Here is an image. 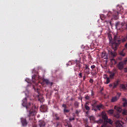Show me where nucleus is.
<instances>
[{"instance_id":"nucleus-12","label":"nucleus","mask_w":127,"mask_h":127,"mask_svg":"<svg viewBox=\"0 0 127 127\" xmlns=\"http://www.w3.org/2000/svg\"><path fill=\"white\" fill-rule=\"evenodd\" d=\"M21 123L23 127H26L27 126V121H26V119L25 118H21Z\"/></svg>"},{"instance_id":"nucleus-59","label":"nucleus","mask_w":127,"mask_h":127,"mask_svg":"<svg viewBox=\"0 0 127 127\" xmlns=\"http://www.w3.org/2000/svg\"><path fill=\"white\" fill-rule=\"evenodd\" d=\"M126 48H127V43L125 45Z\"/></svg>"},{"instance_id":"nucleus-22","label":"nucleus","mask_w":127,"mask_h":127,"mask_svg":"<svg viewBox=\"0 0 127 127\" xmlns=\"http://www.w3.org/2000/svg\"><path fill=\"white\" fill-rule=\"evenodd\" d=\"M83 72L84 74L89 75L90 74V69H84Z\"/></svg>"},{"instance_id":"nucleus-9","label":"nucleus","mask_w":127,"mask_h":127,"mask_svg":"<svg viewBox=\"0 0 127 127\" xmlns=\"http://www.w3.org/2000/svg\"><path fill=\"white\" fill-rule=\"evenodd\" d=\"M46 84L47 85H50L51 84V86H52L53 85V83H51L50 81H49V80L47 79H44L43 80V82H42L41 83V84L42 85H44V84Z\"/></svg>"},{"instance_id":"nucleus-51","label":"nucleus","mask_w":127,"mask_h":127,"mask_svg":"<svg viewBox=\"0 0 127 127\" xmlns=\"http://www.w3.org/2000/svg\"><path fill=\"white\" fill-rule=\"evenodd\" d=\"M68 65H72V62H68Z\"/></svg>"},{"instance_id":"nucleus-19","label":"nucleus","mask_w":127,"mask_h":127,"mask_svg":"<svg viewBox=\"0 0 127 127\" xmlns=\"http://www.w3.org/2000/svg\"><path fill=\"white\" fill-rule=\"evenodd\" d=\"M54 117H55L56 121H59L60 120V117H59V115L57 113H55L54 114Z\"/></svg>"},{"instance_id":"nucleus-5","label":"nucleus","mask_w":127,"mask_h":127,"mask_svg":"<svg viewBox=\"0 0 127 127\" xmlns=\"http://www.w3.org/2000/svg\"><path fill=\"white\" fill-rule=\"evenodd\" d=\"M90 68L91 69V74L92 76H97V74L99 72V68H98V66H96L94 64H91Z\"/></svg>"},{"instance_id":"nucleus-1","label":"nucleus","mask_w":127,"mask_h":127,"mask_svg":"<svg viewBox=\"0 0 127 127\" xmlns=\"http://www.w3.org/2000/svg\"><path fill=\"white\" fill-rule=\"evenodd\" d=\"M127 39V35L125 37L123 38L122 39H120V36L118 35H115L114 37V41L112 43V46H114V51H109V54L112 57V59H111V61L113 64H116L117 63V61L115 60V57L117 56V53L116 52V50H117V47L119 46L122 43V42H126Z\"/></svg>"},{"instance_id":"nucleus-60","label":"nucleus","mask_w":127,"mask_h":127,"mask_svg":"<svg viewBox=\"0 0 127 127\" xmlns=\"http://www.w3.org/2000/svg\"><path fill=\"white\" fill-rule=\"evenodd\" d=\"M46 95H47V96H48V93H47Z\"/></svg>"},{"instance_id":"nucleus-50","label":"nucleus","mask_w":127,"mask_h":127,"mask_svg":"<svg viewBox=\"0 0 127 127\" xmlns=\"http://www.w3.org/2000/svg\"><path fill=\"white\" fill-rule=\"evenodd\" d=\"M104 18H105V17H104V15L101 16V19H102V20H104Z\"/></svg>"},{"instance_id":"nucleus-14","label":"nucleus","mask_w":127,"mask_h":127,"mask_svg":"<svg viewBox=\"0 0 127 127\" xmlns=\"http://www.w3.org/2000/svg\"><path fill=\"white\" fill-rule=\"evenodd\" d=\"M84 108H85V110L86 111H87L86 112V114H88V112H89V111H90V110L91 109L90 108V107H89V102H87L85 103V104L84 105Z\"/></svg>"},{"instance_id":"nucleus-4","label":"nucleus","mask_w":127,"mask_h":127,"mask_svg":"<svg viewBox=\"0 0 127 127\" xmlns=\"http://www.w3.org/2000/svg\"><path fill=\"white\" fill-rule=\"evenodd\" d=\"M101 115L102 119L104 121V123L101 127H110L109 125H112V124H113L112 120L108 119V116H107V115L105 113H102ZM108 124H109V125Z\"/></svg>"},{"instance_id":"nucleus-57","label":"nucleus","mask_w":127,"mask_h":127,"mask_svg":"<svg viewBox=\"0 0 127 127\" xmlns=\"http://www.w3.org/2000/svg\"><path fill=\"white\" fill-rule=\"evenodd\" d=\"M33 127H37V126H36V125H34L33 126Z\"/></svg>"},{"instance_id":"nucleus-30","label":"nucleus","mask_w":127,"mask_h":127,"mask_svg":"<svg viewBox=\"0 0 127 127\" xmlns=\"http://www.w3.org/2000/svg\"><path fill=\"white\" fill-rule=\"evenodd\" d=\"M80 113H81V110H80V109L76 110L75 112V114L76 115H79V114H80Z\"/></svg>"},{"instance_id":"nucleus-21","label":"nucleus","mask_w":127,"mask_h":127,"mask_svg":"<svg viewBox=\"0 0 127 127\" xmlns=\"http://www.w3.org/2000/svg\"><path fill=\"white\" fill-rule=\"evenodd\" d=\"M115 75H116V72H111L110 74V78H111V79H114Z\"/></svg>"},{"instance_id":"nucleus-33","label":"nucleus","mask_w":127,"mask_h":127,"mask_svg":"<svg viewBox=\"0 0 127 127\" xmlns=\"http://www.w3.org/2000/svg\"><path fill=\"white\" fill-rule=\"evenodd\" d=\"M62 107L64 108V109H67L68 107H67V105L66 104H64L62 105Z\"/></svg>"},{"instance_id":"nucleus-37","label":"nucleus","mask_w":127,"mask_h":127,"mask_svg":"<svg viewBox=\"0 0 127 127\" xmlns=\"http://www.w3.org/2000/svg\"><path fill=\"white\" fill-rule=\"evenodd\" d=\"M89 83H90V84H93L94 83V80L92 78H90L89 80Z\"/></svg>"},{"instance_id":"nucleus-41","label":"nucleus","mask_w":127,"mask_h":127,"mask_svg":"<svg viewBox=\"0 0 127 127\" xmlns=\"http://www.w3.org/2000/svg\"><path fill=\"white\" fill-rule=\"evenodd\" d=\"M127 102L126 101L123 103V107H127Z\"/></svg>"},{"instance_id":"nucleus-56","label":"nucleus","mask_w":127,"mask_h":127,"mask_svg":"<svg viewBox=\"0 0 127 127\" xmlns=\"http://www.w3.org/2000/svg\"><path fill=\"white\" fill-rule=\"evenodd\" d=\"M26 82H27V83H29V81H28V79H26Z\"/></svg>"},{"instance_id":"nucleus-15","label":"nucleus","mask_w":127,"mask_h":127,"mask_svg":"<svg viewBox=\"0 0 127 127\" xmlns=\"http://www.w3.org/2000/svg\"><path fill=\"white\" fill-rule=\"evenodd\" d=\"M39 127H45V122L43 120H40L39 121Z\"/></svg>"},{"instance_id":"nucleus-36","label":"nucleus","mask_w":127,"mask_h":127,"mask_svg":"<svg viewBox=\"0 0 127 127\" xmlns=\"http://www.w3.org/2000/svg\"><path fill=\"white\" fill-rule=\"evenodd\" d=\"M62 126L61 125V123H57V127H61Z\"/></svg>"},{"instance_id":"nucleus-48","label":"nucleus","mask_w":127,"mask_h":127,"mask_svg":"<svg viewBox=\"0 0 127 127\" xmlns=\"http://www.w3.org/2000/svg\"><path fill=\"white\" fill-rule=\"evenodd\" d=\"M94 91L93 90L91 91V96L92 97L94 96Z\"/></svg>"},{"instance_id":"nucleus-35","label":"nucleus","mask_w":127,"mask_h":127,"mask_svg":"<svg viewBox=\"0 0 127 127\" xmlns=\"http://www.w3.org/2000/svg\"><path fill=\"white\" fill-rule=\"evenodd\" d=\"M90 121H95V117L94 116H91L90 117Z\"/></svg>"},{"instance_id":"nucleus-58","label":"nucleus","mask_w":127,"mask_h":127,"mask_svg":"<svg viewBox=\"0 0 127 127\" xmlns=\"http://www.w3.org/2000/svg\"><path fill=\"white\" fill-rule=\"evenodd\" d=\"M126 29H127V23H126Z\"/></svg>"},{"instance_id":"nucleus-40","label":"nucleus","mask_w":127,"mask_h":127,"mask_svg":"<svg viewBox=\"0 0 127 127\" xmlns=\"http://www.w3.org/2000/svg\"><path fill=\"white\" fill-rule=\"evenodd\" d=\"M78 77H79V78H82L83 75H82V72H80L78 74Z\"/></svg>"},{"instance_id":"nucleus-31","label":"nucleus","mask_w":127,"mask_h":127,"mask_svg":"<svg viewBox=\"0 0 127 127\" xmlns=\"http://www.w3.org/2000/svg\"><path fill=\"white\" fill-rule=\"evenodd\" d=\"M108 113L109 114H114V110H110L108 111Z\"/></svg>"},{"instance_id":"nucleus-27","label":"nucleus","mask_w":127,"mask_h":127,"mask_svg":"<svg viewBox=\"0 0 127 127\" xmlns=\"http://www.w3.org/2000/svg\"><path fill=\"white\" fill-rule=\"evenodd\" d=\"M114 117L116 118V119H120L121 116H120V114L117 113L114 115Z\"/></svg>"},{"instance_id":"nucleus-42","label":"nucleus","mask_w":127,"mask_h":127,"mask_svg":"<svg viewBox=\"0 0 127 127\" xmlns=\"http://www.w3.org/2000/svg\"><path fill=\"white\" fill-rule=\"evenodd\" d=\"M102 121L101 120H100L99 121H96V123H97V124H101V123H102Z\"/></svg>"},{"instance_id":"nucleus-18","label":"nucleus","mask_w":127,"mask_h":127,"mask_svg":"<svg viewBox=\"0 0 127 127\" xmlns=\"http://www.w3.org/2000/svg\"><path fill=\"white\" fill-rule=\"evenodd\" d=\"M119 80H117L116 81L114 82L113 86V89H116V88L117 87H118V86H119Z\"/></svg>"},{"instance_id":"nucleus-25","label":"nucleus","mask_w":127,"mask_h":127,"mask_svg":"<svg viewBox=\"0 0 127 127\" xmlns=\"http://www.w3.org/2000/svg\"><path fill=\"white\" fill-rule=\"evenodd\" d=\"M69 112H70V110L67 109V108L64 109V114L68 113H69Z\"/></svg>"},{"instance_id":"nucleus-26","label":"nucleus","mask_w":127,"mask_h":127,"mask_svg":"<svg viewBox=\"0 0 127 127\" xmlns=\"http://www.w3.org/2000/svg\"><path fill=\"white\" fill-rule=\"evenodd\" d=\"M74 106L75 107V108L78 109V108H79V103L78 102H75Z\"/></svg>"},{"instance_id":"nucleus-45","label":"nucleus","mask_w":127,"mask_h":127,"mask_svg":"<svg viewBox=\"0 0 127 127\" xmlns=\"http://www.w3.org/2000/svg\"><path fill=\"white\" fill-rule=\"evenodd\" d=\"M114 86V85H113V83H110V84H109V87H110V88H112V87H113Z\"/></svg>"},{"instance_id":"nucleus-8","label":"nucleus","mask_w":127,"mask_h":127,"mask_svg":"<svg viewBox=\"0 0 127 127\" xmlns=\"http://www.w3.org/2000/svg\"><path fill=\"white\" fill-rule=\"evenodd\" d=\"M75 64L74 71H80V69H81V62H80V60H75Z\"/></svg>"},{"instance_id":"nucleus-47","label":"nucleus","mask_w":127,"mask_h":127,"mask_svg":"<svg viewBox=\"0 0 127 127\" xmlns=\"http://www.w3.org/2000/svg\"><path fill=\"white\" fill-rule=\"evenodd\" d=\"M124 72H125V73H127V67L124 68Z\"/></svg>"},{"instance_id":"nucleus-13","label":"nucleus","mask_w":127,"mask_h":127,"mask_svg":"<svg viewBox=\"0 0 127 127\" xmlns=\"http://www.w3.org/2000/svg\"><path fill=\"white\" fill-rule=\"evenodd\" d=\"M123 122H122L121 121H117L116 122V127H124V126H123Z\"/></svg>"},{"instance_id":"nucleus-44","label":"nucleus","mask_w":127,"mask_h":127,"mask_svg":"<svg viewBox=\"0 0 127 127\" xmlns=\"http://www.w3.org/2000/svg\"><path fill=\"white\" fill-rule=\"evenodd\" d=\"M75 120V118H70L69 121H74Z\"/></svg>"},{"instance_id":"nucleus-49","label":"nucleus","mask_w":127,"mask_h":127,"mask_svg":"<svg viewBox=\"0 0 127 127\" xmlns=\"http://www.w3.org/2000/svg\"><path fill=\"white\" fill-rule=\"evenodd\" d=\"M123 102H127V99H126L125 98H123Z\"/></svg>"},{"instance_id":"nucleus-54","label":"nucleus","mask_w":127,"mask_h":127,"mask_svg":"<svg viewBox=\"0 0 127 127\" xmlns=\"http://www.w3.org/2000/svg\"><path fill=\"white\" fill-rule=\"evenodd\" d=\"M119 60H123V58H122V57H119Z\"/></svg>"},{"instance_id":"nucleus-29","label":"nucleus","mask_w":127,"mask_h":127,"mask_svg":"<svg viewBox=\"0 0 127 127\" xmlns=\"http://www.w3.org/2000/svg\"><path fill=\"white\" fill-rule=\"evenodd\" d=\"M115 110H117V111H118V112H120L121 110V108H120V107H117V106H115Z\"/></svg>"},{"instance_id":"nucleus-55","label":"nucleus","mask_w":127,"mask_h":127,"mask_svg":"<svg viewBox=\"0 0 127 127\" xmlns=\"http://www.w3.org/2000/svg\"><path fill=\"white\" fill-rule=\"evenodd\" d=\"M117 94L119 96V97H121V95H122L121 93H118Z\"/></svg>"},{"instance_id":"nucleus-23","label":"nucleus","mask_w":127,"mask_h":127,"mask_svg":"<svg viewBox=\"0 0 127 127\" xmlns=\"http://www.w3.org/2000/svg\"><path fill=\"white\" fill-rule=\"evenodd\" d=\"M119 55L120 56H122L123 57H125L126 56V53L124 52V51H121L119 53Z\"/></svg>"},{"instance_id":"nucleus-2","label":"nucleus","mask_w":127,"mask_h":127,"mask_svg":"<svg viewBox=\"0 0 127 127\" xmlns=\"http://www.w3.org/2000/svg\"><path fill=\"white\" fill-rule=\"evenodd\" d=\"M22 105L23 107L26 108L27 112V117L29 118V121L33 119V117L36 115L37 112V108L33 104L29 103L27 104V99H24L22 100Z\"/></svg>"},{"instance_id":"nucleus-38","label":"nucleus","mask_w":127,"mask_h":127,"mask_svg":"<svg viewBox=\"0 0 127 127\" xmlns=\"http://www.w3.org/2000/svg\"><path fill=\"white\" fill-rule=\"evenodd\" d=\"M90 96L87 95L85 97V100H90Z\"/></svg>"},{"instance_id":"nucleus-11","label":"nucleus","mask_w":127,"mask_h":127,"mask_svg":"<svg viewBox=\"0 0 127 127\" xmlns=\"http://www.w3.org/2000/svg\"><path fill=\"white\" fill-rule=\"evenodd\" d=\"M47 110H48V108H47V106L43 105L41 106L40 111L42 113H46V112H47Z\"/></svg>"},{"instance_id":"nucleus-3","label":"nucleus","mask_w":127,"mask_h":127,"mask_svg":"<svg viewBox=\"0 0 127 127\" xmlns=\"http://www.w3.org/2000/svg\"><path fill=\"white\" fill-rule=\"evenodd\" d=\"M123 12V7L117 5V10H114L113 13L109 11L107 14V16L110 17V16H112L115 20L119 19V15Z\"/></svg>"},{"instance_id":"nucleus-20","label":"nucleus","mask_w":127,"mask_h":127,"mask_svg":"<svg viewBox=\"0 0 127 127\" xmlns=\"http://www.w3.org/2000/svg\"><path fill=\"white\" fill-rule=\"evenodd\" d=\"M117 100H119V98H118V97L117 96L113 97H112V98L111 99V102L112 103H115V102H117Z\"/></svg>"},{"instance_id":"nucleus-43","label":"nucleus","mask_w":127,"mask_h":127,"mask_svg":"<svg viewBox=\"0 0 127 127\" xmlns=\"http://www.w3.org/2000/svg\"><path fill=\"white\" fill-rule=\"evenodd\" d=\"M86 76H87V74H84L83 76V81H85L86 80Z\"/></svg>"},{"instance_id":"nucleus-34","label":"nucleus","mask_w":127,"mask_h":127,"mask_svg":"<svg viewBox=\"0 0 127 127\" xmlns=\"http://www.w3.org/2000/svg\"><path fill=\"white\" fill-rule=\"evenodd\" d=\"M39 101H40V102L41 103H43L44 101V99L43 98H39Z\"/></svg>"},{"instance_id":"nucleus-39","label":"nucleus","mask_w":127,"mask_h":127,"mask_svg":"<svg viewBox=\"0 0 127 127\" xmlns=\"http://www.w3.org/2000/svg\"><path fill=\"white\" fill-rule=\"evenodd\" d=\"M109 39L110 42H111L112 40H113V38L112 37V36H109Z\"/></svg>"},{"instance_id":"nucleus-10","label":"nucleus","mask_w":127,"mask_h":127,"mask_svg":"<svg viewBox=\"0 0 127 127\" xmlns=\"http://www.w3.org/2000/svg\"><path fill=\"white\" fill-rule=\"evenodd\" d=\"M116 28H120V29H121V27H123V26H124V25H125V22H118L117 23H116Z\"/></svg>"},{"instance_id":"nucleus-6","label":"nucleus","mask_w":127,"mask_h":127,"mask_svg":"<svg viewBox=\"0 0 127 127\" xmlns=\"http://www.w3.org/2000/svg\"><path fill=\"white\" fill-rule=\"evenodd\" d=\"M92 111H95V112H97V111H101V109L104 108V105H103V104L97 105V102L93 103L92 104Z\"/></svg>"},{"instance_id":"nucleus-52","label":"nucleus","mask_w":127,"mask_h":127,"mask_svg":"<svg viewBox=\"0 0 127 127\" xmlns=\"http://www.w3.org/2000/svg\"><path fill=\"white\" fill-rule=\"evenodd\" d=\"M68 127H72V125L70 124H69L68 125Z\"/></svg>"},{"instance_id":"nucleus-46","label":"nucleus","mask_w":127,"mask_h":127,"mask_svg":"<svg viewBox=\"0 0 127 127\" xmlns=\"http://www.w3.org/2000/svg\"><path fill=\"white\" fill-rule=\"evenodd\" d=\"M32 79H33V82H34V83H35V82H34V79H35V75H33V76H32Z\"/></svg>"},{"instance_id":"nucleus-7","label":"nucleus","mask_w":127,"mask_h":127,"mask_svg":"<svg viewBox=\"0 0 127 127\" xmlns=\"http://www.w3.org/2000/svg\"><path fill=\"white\" fill-rule=\"evenodd\" d=\"M127 63V58H125L123 61L120 62L117 64V67L120 70H123L125 67V65H126Z\"/></svg>"},{"instance_id":"nucleus-32","label":"nucleus","mask_w":127,"mask_h":127,"mask_svg":"<svg viewBox=\"0 0 127 127\" xmlns=\"http://www.w3.org/2000/svg\"><path fill=\"white\" fill-rule=\"evenodd\" d=\"M123 115H124V116H127V111L126 110H123Z\"/></svg>"},{"instance_id":"nucleus-24","label":"nucleus","mask_w":127,"mask_h":127,"mask_svg":"<svg viewBox=\"0 0 127 127\" xmlns=\"http://www.w3.org/2000/svg\"><path fill=\"white\" fill-rule=\"evenodd\" d=\"M84 66V69H90L89 65L88 64H85Z\"/></svg>"},{"instance_id":"nucleus-53","label":"nucleus","mask_w":127,"mask_h":127,"mask_svg":"<svg viewBox=\"0 0 127 127\" xmlns=\"http://www.w3.org/2000/svg\"><path fill=\"white\" fill-rule=\"evenodd\" d=\"M104 22H106L107 23H108L109 22L111 24V21H105Z\"/></svg>"},{"instance_id":"nucleus-17","label":"nucleus","mask_w":127,"mask_h":127,"mask_svg":"<svg viewBox=\"0 0 127 127\" xmlns=\"http://www.w3.org/2000/svg\"><path fill=\"white\" fill-rule=\"evenodd\" d=\"M120 87L121 88V89H122L123 91H127V86L124 84H121L120 85Z\"/></svg>"},{"instance_id":"nucleus-16","label":"nucleus","mask_w":127,"mask_h":127,"mask_svg":"<svg viewBox=\"0 0 127 127\" xmlns=\"http://www.w3.org/2000/svg\"><path fill=\"white\" fill-rule=\"evenodd\" d=\"M101 57L104 59H107L108 58V56H107V53H106L105 51H103L102 52Z\"/></svg>"},{"instance_id":"nucleus-28","label":"nucleus","mask_w":127,"mask_h":127,"mask_svg":"<svg viewBox=\"0 0 127 127\" xmlns=\"http://www.w3.org/2000/svg\"><path fill=\"white\" fill-rule=\"evenodd\" d=\"M110 82H111V80L110 79V78L106 77V84H109V83H110Z\"/></svg>"}]
</instances>
